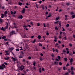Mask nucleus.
<instances>
[{
  "instance_id": "obj_1",
  "label": "nucleus",
  "mask_w": 75,
  "mask_h": 75,
  "mask_svg": "<svg viewBox=\"0 0 75 75\" xmlns=\"http://www.w3.org/2000/svg\"><path fill=\"white\" fill-rule=\"evenodd\" d=\"M6 26L5 28H3V27L1 28V30H3V31H6V29H7L8 28V24L7 23L6 24Z\"/></svg>"
},
{
  "instance_id": "obj_2",
  "label": "nucleus",
  "mask_w": 75,
  "mask_h": 75,
  "mask_svg": "<svg viewBox=\"0 0 75 75\" xmlns=\"http://www.w3.org/2000/svg\"><path fill=\"white\" fill-rule=\"evenodd\" d=\"M24 66H21L20 67H18V68L19 70H21V71H23V69H24Z\"/></svg>"
},
{
  "instance_id": "obj_3",
  "label": "nucleus",
  "mask_w": 75,
  "mask_h": 75,
  "mask_svg": "<svg viewBox=\"0 0 75 75\" xmlns=\"http://www.w3.org/2000/svg\"><path fill=\"white\" fill-rule=\"evenodd\" d=\"M16 34V33L14 31H12L10 33V34L11 35H13V34Z\"/></svg>"
},
{
  "instance_id": "obj_4",
  "label": "nucleus",
  "mask_w": 75,
  "mask_h": 75,
  "mask_svg": "<svg viewBox=\"0 0 75 75\" xmlns=\"http://www.w3.org/2000/svg\"><path fill=\"white\" fill-rule=\"evenodd\" d=\"M6 68L5 66H0V69H3L4 68Z\"/></svg>"
},
{
  "instance_id": "obj_5",
  "label": "nucleus",
  "mask_w": 75,
  "mask_h": 75,
  "mask_svg": "<svg viewBox=\"0 0 75 75\" xmlns=\"http://www.w3.org/2000/svg\"><path fill=\"white\" fill-rule=\"evenodd\" d=\"M11 59L13 61H16V60H17V59L16 58H13V57H11Z\"/></svg>"
},
{
  "instance_id": "obj_6",
  "label": "nucleus",
  "mask_w": 75,
  "mask_h": 75,
  "mask_svg": "<svg viewBox=\"0 0 75 75\" xmlns=\"http://www.w3.org/2000/svg\"><path fill=\"white\" fill-rule=\"evenodd\" d=\"M69 60H70V62L71 63L73 61V59L72 58H71V59H69Z\"/></svg>"
},
{
  "instance_id": "obj_7",
  "label": "nucleus",
  "mask_w": 75,
  "mask_h": 75,
  "mask_svg": "<svg viewBox=\"0 0 75 75\" xmlns=\"http://www.w3.org/2000/svg\"><path fill=\"white\" fill-rule=\"evenodd\" d=\"M4 59H5V60H8V59H9V57L7 56L4 58Z\"/></svg>"
},
{
  "instance_id": "obj_8",
  "label": "nucleus",
  "mask_w": 75,
  "mask_h": 75,
  "mask_svg": "<svg viewBox=\"0 0 75 75\" xmlns=\"http://www.w3.org/2000/svg\"><path fill=\"white\" fill-rule=\"evenodd\" d=\"M25 8H23V10L22 11V13H25Z\"/></svg>"
},
{
  "instance_id": "obj_9",
  "label": "nucleus",
  "mask_w": 75,
  "mask_h": 75,
  "mask_svg": "<svg viewBox=\"0 0 75 75\" xmlns=\"http://www.w3.org/2000/svg\"><path fill=\"white\" fill-rule=\"evenodd\" d=\"M54 65H57V64H58V62H54Z\"/></svg>"
},
{
  "instance_id": "obj_10",
  "label": "nucleus",
  "mask_w": 75,
  "mask_h": 75,
  "mask_svg": "<svg viewBox=\"0 0 75 75\" xmlns=\"http://www.w3.org/2000/svg\"><path fill=\"white\" fill-rule=\"evenodd\" d=\"M70 70L71 71H74V68L72 67H71L70 68Z\"/></svg>"
},
{
  "instance_id": "obj_11",
  "label": "nucleus",
  "mask_w": 75,
  "mask_h": 75,
  "mask_svg": "<svg viewBox=\"0 0 75 75\" xmlns=\"http://www.w3.org/2000/svg\"><path fill=\"white\" fill-rule=\"evenodd\" d=\"M66 51H67V54H69V51H68V49L67 48H66Z\"/></svg>"
},
{
  "instance_id": "obj_12",
  "label": "nucleus",
  "mask_w": 75,
  "mask_h": 75,
  "mask_svg": "<svg viewBox=\"0 0 75 75\" xmlns=\"http://www.w3.org/2000/svg\"><path fill=\"white\" fill-rule=\"evenodd\" d=\"M41 38V36L40 35H38V38L39 40H40Z\"/></svg>"
},
{
  "instance_id": "obj_13",
  "label": "nucleus",
  "mask_w": 75,
  "mask_h": 75,
  "mask_svg": "<svg viewBox=\"0 0 75 75\" xmlns=\"http://www.w3.org/2000/svg\"><path fill=\"white\" fill-rule=\"evenodd\" d=\"M18 18H21V19H22V18H23V16H22V15H21V16H19L18 17Z\"/></svg>"
},
{
  "instance_id": "obj_14",
  "label": "nucleus",
  "mask_w": 75,
  "mask_h": 75,
  "mask_svg": "<svg viewBox=\"0 0 75 75\" xmlns=\"http://www.w3.org/2000/svg\"><path fill=\"white\" fill-rule=\"evenodd\" d=\"M6 15H4V14H2L1 16V18H3V17H4Z\"/></svg>"
},
{
  "instance_id": "obj_15",
  "label": "nucleus",
  "mask_w": 75,
  "mask_h": 75,
  "mask_svg": "<svg viewBox=\"0 0 75 75\" xmlns=\"http://www.w3.org/2000/svg\"><path fill=\"white\" fill-rule=\"evenodd\" d=\"M67 15H65V20H68V18L67 17Z\"/></svg>"
},
{
  "instance_id": "obj_16",
  "label": "nucleus",
  "mask_w": 75,
  "mask_h": 75,
  "mask_svg": "<svg viewBox=\"0 0 75 75\" xmlns=\"http://www.w3.org/2000/svg\"><path fill=\"white\" fill-rule=\"evenodd\" d=\"M39 73H41V68L39 69Z\"/></svg>"
},
{
  "instance_id": "obj_17",
  "label": "nucleus",
  "mask_w": 75,
  "mask_h": 75,
  "mask_svg": "<svg viewBox=\"0 0 75 75\" xmlns=\"http://www.w3.org/2000/svg\"><path fill=\"white\" fill-rule=\"evenodd\" d=\"M5 52L6 53V54L5 55H9V54L8 53V52L6 51Z\"/></svg>"
},
{
  "instance_id": "obj_18",
  "label": "nucleus",
  "mask_w": 75,
  "mask_h": 75,
  "mask_svg": "<svg viewBox=\"0 0 75 75\" xmlns=\"http://www.w3.org/2000/svg\"><path fill=\"white\" fill-rule=\"evenodd\" d=\"M60 18L59 17H58L56 18V21H57L58 20H59V19Z\"/></svg>"
},
{
  "instance_id": "obj_19",
  "label": "nucleus",
  "mask_w": 75,
  "mask_h": 75,
  "mask_svg": "<svg viewBox=\"0 0 75 75\" xmlns=\"http://www.w3.org/2000/svg\"><path fill=\"white\" fill-rule=\"evenodd\" d=\"M6 14H7V11H5L4 14L5 16H6Z\"/></svg>"
},
{
  "instance_id": "obj_20",
  "label": "nucleus",
  "mask_w": 75,
  "mask_h": 75,
  "mask_svg": "<svg viewBox=\"0 0 75 75\" xmlns=\"http://www.w3.org/2000/svg\"><path fill=\"white\" fill-rule=\"evenodd\" d=\"M3 19L1 18H0V23H2V22H3Z\"/></svg>"
},
{
  "instance_id": "obj_21",
  "label": "nucleus",
  "mask_w": 75,
  "mask_h": 75,
  "mask_svg": "<svg viewBox=\"0 0 75 75\" xmlns=\"http://www.w3.org/2000/svg\"><path fill=\"white\" fill-rule=\"evenodd\" d=\"M35 41H36V40L35 39H34V40L32 42V43H34V42H35Z\"/></svg>"
},
{
  "instance_id": "obj_22",
  "label": "nucleus",
  "mask_w": 75,
  "mask_h": 75,
  "mask_svg": "<svg viewBox=\"0 0 75 75\" xmlns=\"http://www.w3.org/2000/svg\"><path fill=\"white\" fill-rule=\"evenodd\" d=\"M23 27H25V28L26 27H28V26L27 25H24L23 26Z\"/></svg>"
},
{
  "instance_id": "obj_23",
  "label": "nucleus",
  "mask_w": 75,
  "mask_h": 75,
  "mask_svg": "<svg viewBox=\"0 0 75 75\" xmlns=\"http://www.w3.org/2000/svg\"><path fill=\"white\" fill-rule=\"evenodd\" d=\"M63 34L64 35V36H65V37H66V33L64 32Z\"/></svg>"
},
{
  "instance_id": "obj_24",
  "label": "nucleus",
  "mask_w": 75,
  "mask_h": 75,
  "mask_svg": "<svg viewBox=\"0 0 75 75\" xmlns=\"http://www.w3.org/2000/svg\"><path fill=\"white\" fill-rule=\"evenodd\" d=\"M13 49L14 48L13 47H11V48H10V50H11V51H13Z\"/></svg>"
},
{
  "instance_id": "obj_25",
  "label": "nucleus",
  "mask_w": 75,
  "mask_h": 75,
  "mask_svg": "<svg viewBox=\"0 0 75 75\" xmlns=\"http://www.w3.org/2000/svg\"><path fill=\"white\" fill-rule=\"evenodd\" d=\"M74 71H71V75H74Z\"/></svg>"
},
{
  "instance_id": "obj_26",
  "label": "nucleus",
  "mask_w": 75,
  "mask_h": 75,
  "mask_svg": "<svg viewBox=\"0 0 75 75\" xmlns=\"http://www.w3.org/2000/svg\"><path fill=\"white\" fill-rule=\"evenodd\" d=\"M67 71L68 73H70V72H71V71H70V70L69 69H67Z\"/></svg>"
},
{
  "instance_id": "obj_27",
  "label": "nucleus",
  "mask_w": 75,
  "mask_h": 75,
  "mask_svg": "<svg viewBox=\"0 0 75 75\" xmlns=\"http://www.w3.org/2000/svg\"><path fill=\"white\" fill-rule=\"evenodd\" d=\"M19 58H23V56H22L21 55H20L19 56Z\"/></svg>"
},
{
  "instance_id": "obj_28",
  "label": "nucleus",
  "mask_w": 75,
  "mask_h": 75,
  "mask_svg": "<svg viewBox=\"0 0 75 75\" xmlns=\"http://www.w3.org/2000/svg\"><path fill=\"white\" fill-rule=\"evenodd\" d=\"M19 4L20 6H22V3H21L20 2H19Z\"/></svg>"
},
{
  "instance_id": "obj_29",
  "label": "nucleus",
  "mask_w": 75,
  "mask_h": 75,
  "mask_svg": "<svg viewBox=\"0 0 75 75\" xmlns=\"http://www.w3.org/2000/svg\"><path fill=\"white\" fill-rule=\"evenodd\" d=\"M39 46H40V47H42V44H41L40 43H39Z\"/></svg>"
},
{
  "instance_id": "obj_30",
  "label": "nucleus",
  "mask_w": 75,
  "mask_h": 75,
  "mask_svg": "<svg viewBox=\"0 0 75 75\" xmlns=\"http://www.w3.org/2000/svg\"><path fill=\"white\" fill-rule=\"evenodd\" d=\"M64 60L65 61H67V58H64Z\"/></svg>"
},
{
  "instance_id": "obj_31",
  "label": "nucleus",
  "mask_w": 75,
  "mask_h": 75,
  "mask_svg": "<svg viewBox=\"0 0 75 75\" xmlns=\"http://www.w3.org/2000/svg\"><path fill=\"white\" fill-rule=\"evenodd\" d=\"M35 62H33V65L34 66H35Z\"/></svg>"
},
{
  "instance_id": "obj_32",
  "label": "nucleus",
  "mask_w": 75,
  "mask_h": 75,
  "mask_svg": "<svg viewBox=\"0 0 75 75\" xmlns=\"http://www.w3.org/2000/svg\"><path fill=\"white\" fill-rule=\"evenodd\" d=\"M72 18H75V15H72Z\"/></svg>"
},
{
  "instance_id": "obj_33",
  "label": "nucleus",
  "mask_w": 75,
  "mask_h": 75,
  "mask_svg": "<svg viewBox=\"0 0 75 75\" xmlns=\"http://www.w3.org/2000/svg\"><path fill=\"white\" fill-rule=\"evenodd\" d=\"M51 56L52 57H54V54H53V53L52 54H51Z\"/></svg>"
},
{
  "instance_id": "obj_34",
  "label": "nucleus",
  "mask_w": 75,
  "mask_h": 75,
  "mask_svg": "<svg viewBox=\"0 0 75 75\" xmlns=\"http://www.w3.org/2000/svg\"><path fill=\"white\" fill-rule=\"evenodd\" d=\"M54 38L55 39H58V37L57 36H54Z\"/></svg>"
},
{
  "instance_id": "obj_35",
  "label": "nucleus",
  "mask_w": 75,
  "mask_h": 75,
  "mask_svg": "<svg viewBox=\"0 0 75 75\" xmlns=\"http://www.w3.org/2000/svg\"><path fill=\"white\" fill-rule=\"evenodd\" d=\"M6 36H3L2 37V39H5V38H6Z\"/></svg>"
},
{
  "instance_id": "obj_36",
  "label": "nucleus",
  "mask_w": 75,
  "mask_h": 75,
  "mask_svg": "<svg viewBox=\"0 0 75 75\" xmlns=\"http://www.w3.org/2000/svg\"><path fill=\"white\" fill-rule=\"evenodd\" d=\"M65 75H69V74H68V73L67 72V73H65Z\"/></svg>"
},
{
  "instance_id": "obj_37",
  "label": "nucleus",
  "mask_w": 75,
  "mask_h": 75,
  "mask_svg": "<svg viewBox=\"0 0 75 75\" xmlns=\"http://www.w3.org/2000/svg\"><path fill=\"white\" fill-rule=\"evenodd\" d=\"M36 7H37V8H38V6L37 4H36Z\"/></svg>"
},
{
  "instance_id": "obj_38",
  "label": "nucleus",
  "mask_w": 75,
  "mask_h": 75,
  "mask_svg": "<svg viewBox=\"0 0 75 75\" xmlns=\"http://www.w3.org/2000/svg\"><path fill=\"white\" fill-rule=\"evenodd\" d=\"M51 14H49L48 16V17H49V18L50 17H51Z\"/></svg>"
},
{
  "instance_id": "obj_39",
  "label": "nucleus",
  "mask_w": 75,
  "mask_h": 75,
  "mask_svg": "<svg viewBox=\"0 0 75 75\" xmlns=\"http://www.w3.org/2000/svg\"><path fill=\"white\" fill-rule=\"evenodd\" d=\"M63 69L64 70H65L66 69V68L65 67H63Z\"/></svg>"
},
{
  "instance_id": "obj_40",
  "label": "nucleus",
  "mask_w": 75,
  "mask_h": 75,
  "mask_svg": "<svg viewBox=\"0 0 75 75\" xmlns=\"http://www.w3.org/2000/svg\"><path fill=\"white\" fill-rule=\"evenodd\" d=\"M42 71H45V70H44V68H42Z\"/></svg>"
},
{
  "instance_id": "obj_41",
  "label": "nucleus",
  "mask_w": 75,
  "mask_h": 75,
  "mask_svg": "<svg viewBox=\"0 0 75 75\" xmlns=\"http://www.w3.org/2000/svg\"><path fill=\"white\" fill-rule=\"evenodd\" d=\"M62 28L63 29V30H62L63 31H65V29H64V28L63 27H62Z\"/></svg>"
},
{
  "instance_id": "obj_42",
  "label": "nucleus",
  "mask_w": 75,
  "mask_h": 75,
  "mask_svg": "<svg viewBox=\"0 0 75 75\" xmlns=\"http://www.w3.org/2000/svg\"><path fill=\"white\" fill-rule=\"evenodd\" d=\"M30 24L32 25H33V23L32 22H30Z\"/></svg>"
},
{
  "instance_id": "obj_43",
  "label": "nucleus",
  "mask_w": 75,
  "mask_h": 75,
  "mask_svg": "<svg viewBox=\"0 0 75 75\" xmlns=\"http://www.w3.org/2000/svg\"><path fill=\"white\" fill-rule=\"evenodd\" d=\"M57 58H58V59H59H59H60V56H58L57 57Z\"/></svg>"
},
{
  "instance_id": "obj_44",
  "label": "nucleus",
  "mask_w": 75,
  "mask_h": 75,
  "mask_svg": "<svg viewBox=\"0 0 75 75\" xmlns=\"http://www.w3.org/2000/svg\"><path fill=\"white\" fill-rule=\"evenodd\" d=\"M16 51H20V50L18 49H16Z\"/></svg>"
},
{
  "instance_id": "obj_45",
  "label": "nucleus",
  "mask_w": 75,
  "mask_h": 75,
  "mask_svg": "<svg viewBox=\"0 0 75 75\" xmlns=\"http://www.w3.org/2000/svg\"><path fill=\"white\" fill-rule=\"evenodd\" d=\"M58 22H59V21H58L55 22H54V24H57V23H58Z\"/></svg>"
},
{
  "instance_id": "obj_46",
  "label": "nucleus",
  "mask_w": 75,
  "mask_h": 75,
  "mask_svg": "<svg viewBox=\"0 0 75 75\" xmlns=\"http://www.w3.org/2000/svg\"><path fill=\"white\" fill-rule=\"evenodd\" d=\"M55 51H56V52H57V53H58V50L56 49Z\"/></svg>"
},
{
  "instance_id": "obj_47",
  "label": "nucleus",
  "mask_w": 75,
  "mask_h": 75,
  "mask_svg": "<svg viewBox=\"0 0 75 75\" xmlns=\"http://www.w3.org/2000/svg\"><path fill=\"white\" fill-rule=\"evenodd\" d=\"M40 61H42V57H40Z\"/></svg>"
},
{
  "instance_id": "obj_48",
  "label": "nucleus",
  "mask_w": 75,
  "mask_h": 75,
  "mask_svg": "<svg viewBox=\"0 0 75 75\" xmlns=\"http://www.w3.org/2000/svg\"><path fill=\"white\" fill-rule=\"evenodd\" d=\"M71 14L72 15L73 14H74V12H71Z\"/></svg>"
},
{
  "instance_id": "obj_49",
  "label": "nucleus",
  "mask_w": 75,
  "mask_h": 75,
  "mask_svg": "<svg viewBox=\"0 0 75 75\" xmlns=\"http://www.w3.org/2000/svg\"><path fill=\"white\" fill-rule=\"evenodd\" d=\"M59 65H62V63L61 62H59Z\"/></svg>"
},
{
  "instance_id": "obj_50",
  "label": "nucleus",
  "mask_w": 75,
  "mask_h": 75,
  "mask_svg": "<svg viewBox=\"0 0 75 75\" xmlns=\"http://www.w3.org/2000/svg\"><path fill=\"white\" fill-rule=\"evenodd\" d=\"M23 62H25V59H23Z\"/></svg>"
},
{
  "instance_id": "obj_51",
  "label": "nucleus",
  "mask_w": 75,
  "mask_h": 75,
  "mask_svg": "<svg viewBox=\"0 0 75 75\" xmlns=\"http://www.w3.org/2000/svg\"><path fill=\"white\" fill-rule=\"evenodd\" d=\"M69 24H67L66 25V27H69Z\"/></svg>"
},
{
  "instance_id": "obj_52",
  "label": "nucleus",
  "mask_w": 75,
  "mask_h": 75,
  "mask_svg": "<svg viewBox=\"0 0 75 75\" xmlns=\"http://www.w3.org/2000/svg\"><path fill=\"white\" fill-rule=\"evenodd\" d=\"M6 45H8V42H6Z\"/></svg>"
},
{
  "instance_id": "obj_53",
  "label": "nucleus",
  "mask_w": 75,
  "mask_h": 75,
  "mask_svg": "<svg viewBox=\"0 0 75 75\" xmlns=\"http://www.w3.org/2000/svg\"><path fill=\"white\" fill-rule=\"evenodd\" d=\"M40 23H37V25L38 26H40Z\"/></svg>"
},
{
  "instance_id": "obj_54",
  "label": "nucleus",
  "mask_w": 75,
  "mask_h": 75,
  "mask_svg": "<svg viewBox=\"0 0 75 75\" xmlns=\"http://www.w3.org/2000/svg\"><path fill=\"white\" fill-rule=\"evenodd\" d=\"M34 37V35L31 36V38H33Z\"/></svg>"
},
{
  "instance_id": "obj_55",
  "label": "nucleus",
  "mask_w": 75,
  "mask_h": 75,
  "mask_svg": "<svg viewBox=\"0 0 75 75\" xmlns=\"http://www.w3.org/2000/svg\"><path fill=\"white\" fill-rule=\"evenodd\" d=\"M4 64H5V65H7V63H4Z\"/></svg>"
},
{
  "instance_id": "obj_56",
  "label": "nucleus",
  "mask_w": 75,
  "mask_h": 75,
  "mask_svg": "<svg viewBox=\"0 0 75 75\" xmlns=\"http://www.w3.org/2000/svg\"><path fill=\"white\" fill-rule=\"evenodd\" d=\"M47 26L48 27H50V25H49V24H47Z\"/></svg>"
},
{
  "instance_id": "obj_57",
  "label": "nucleus",
  "mask_w": 75,
  "mask_h": 75,
  "mask_svg": "<svg viewBox=\"0 0 75 75\" xmlns=\"http://www.w3.org/2000/svg\"><path fill=\"white\" fill-rule=\"evenodd\" d=\"M58 42L59 44H61V41H59H59H58Z\"/></svg>"
},
{
  "instance_id": "obj_58",
  "label": "nucleus",
  "mask_w": 75,
  "mask_h": 75,
  "mask_svg": "<svg viewBox=\"0 0 75 75\" xmlns=\"http://www.w3.org/2000/svg\"><path fill=\"white\" fill-rule=\"evenodd\" d=\"M41 3H42V1H40L39 2V4H41Z\"/></svg>"
},
{
  "instance_id": "obj_59",
  "label": "nucleus",
  "mask_w": 75,
  "mask_h": 75,
  "mask_svg": "<svg viewBox=\"0 0 75 75\" xmlns=\"http://www.w3.org/2000/svg\"><path fill=\"white\" fill-rule=\"evenodd\" d=\"M62 34V32H60V35H61Z\"/></svg>"
},
{
  "instance_id": "obj_60",
  "label": "nucleus",
  "mask_w": 75,
  "mask_h": 75,
  "mask_svg": "<svg viewBox=\"0 0 75 75\" xmlns=\"http://www.w3.org/2000/svg\"><path fill=\"white\" fill-rule=\"evenodd\" d=\"M28 58L29 59H31V57H28Z\"/></svg>"
},
{
  "instance_id": "obj_61",
  "label": "nucleus",
  "mask_w": 75,
  "mask_h": 75,
  "mask_svg": "<svg viewBox=\"0 0 75 75\" xmlns=\"http://www.w3.org/2000/svg\"><path fill=\"white\" fill-rule=\"evenodd\" d=\"M55 60H56V61H59V60H58V59H56Z\"/></svg>"
},
{
  "instance_id": "obj_62",
  "label": "nucleus",
  "mask_w": 75,
  "mask_h": 75,
  "mask_svg": "<svg viewBox=\"0 0 75 75\" xmlns=\"http://www.w3.org/2000/svg\"><path fill=\"white\" fill-rule=\"evenodd\" d=\"M69 46L70 47H72V44L71 43L69 44Z\"/></svg>"
},
{
  "instance_id": "obj_63",
  "label": "nucleus",
  "mask_w": 75,
  "mask_h": 75,
  "mask_svg": "<svg viewBox=\"0 0 75 75\" xmlns=\"http://www.w3.org/2000/svg\"><path fill=\"white\" fill-rule=\"evenodd\" d=\"M54 41H55V42H57V39H55L54 40Z\"/></svg>"
},
{
  "instance_id": "obj_64",
  "label": "nucleus",
  "mask_w": 75,
  "mask_h": 75,
  "mask_svg": "<svg viewBox=\"0 0 75 75\" xmlns=\"http://www.w3.org/2000/svg\"><path fill=\"white\" fill-rule=\"evenodd\" d=\"M55 29H56V30H58V29L57 28V27H55Z\"/></svg>"
}]
</instances>
